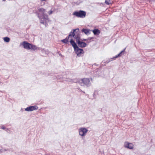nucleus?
Wrapping results in <instances>:
<instances>
[{"label": "nucleus", "mask_w": 155, "mask_h": 155, "mask_svg": "<svg viewBox=\"0 0 155 155\" xmlns=\"http://www.w3.org/2000/svg\"><path fill=\"white\" fill-rule=\"evenodd\" d=\"M79 84L81 86L85 85L87 87H89L91 85L90 80L88 78L81 79V81L79 82Z\"/></svg>", "instance_id": "3"}, {"label": "nucleus", "mask_w": 155, "mask_h": 155, "mask_svg": "<svg viewBox=\"0 0 155 155\" xmlns=\"http://www.w3.org/2000/svg\"><path fill=\"white\" fill-rule=\"evenodd\" d=\"M40 19H41L40 23L41 24H43L45 25H46L47 24L46 22L44 20H47L46 19H42V18H40ZM45 26H46V25H45Z\"/></svg>", "instance_id": "17"}, {"label": "nucleus", "mask_w": 155, "mask_h": 155, "mask_svg": "<svg viewBox=\"0 0 155 155\" xmlns=\"http://www.w3.org/2000/svg\"><path fill=\"white\" fill-rule=\"evenodd\" d=\"M125 49L126 48H125L122 51H121L119 54H118L117 55H116V57L118 58L119 57L121 56L122 54V53L125 51Z\"/></svg>", "instance_id": "16"}, {"label": "nucleus", "mask_w": 155, "mask_h": 155, "mask_svg": "<svg viewBox=\"0 0 155 155\" xmlns=\"http://www.w3.org/2000/svg\"><path fill=\"white\" fill-rule=\"evenodd\" d=\"M38 107L37 106H31L25 109V110L27 111H31L34 110H37Z\"/></svg>", "instance_id": "8"}, {"label": "nucleus", "mask_w": 155, "mask_h": 155, "mask_svg": "<svg viewBox=\"0 0 155 155\" xmlns=\"http://www.w3.org/2000/svg\"><path fill=\"white\" fill-rule=\"evenodd\" d=\"M30 49L33 51H35L39 50V48L37 47L36 46L31 44Z\"/></svg>", "instance_id": "14"}, {"label": "nucleus", "mask_w": 155, "mask_h": 155, "mask_svg": "<svg viewBox=\"0 0 155 155\" xmlns=\"http://www.w3.org/2000/svg\"><path fill=\"white\" fill-rule=\"evenodd\" d=\"M1 128L2 129H3V130H5L6 128V127H4V126H2V127H1Z\"/></svg>", "instance_id": "26"}, {"label": "nucleus", "mask_w": 155, "mask_h": 155, "mask_svg": "<svg viewBox=\"0 0 155 155\" xmlns=\"http://www.w3.org/2000/svg\"><path fill=\"white\" fill-rule=\"evenodd\" d=\"M75 4L77 5H78V4H77V2H76L75 3Z\"/></svg>", "instance_id": "35"}, {"label": "nucleus", "mask_w": 155, "mask_h": 155, "mask_svg": "<svg viewBox=\"0 0 155 155\" xmlns=\"http://www.w3.org/2000/svg\"><path fill=\"white\" fill-rule=\"evenodd\" d=\"M23 46L24 48L30 50L31 43H30L26 41H24L22 44H21Z\"/></svg>", "instance_id": "9"}, {"label": "nucleus", "mask_w": 155, "mask_h": 155, "mask_svg": "<svg viewBox=\"0 0 155 155\" xmlns=\"http://www.w3.org/2000/svg\"><path fill=\"white\" fill-rule=\"evenodd\" d=\"M59 55L61 57L62 56V55H61V54H59Z\"/></svg>", "instance_id": "32"}, {"label": "nucleus", "mask_w": 155, "mask_h": 155, "mask_svg": "<svg viewBox=\"0 0 155 155\" xmlns=\"http://www.w3.org/2000/svg\"><path fill=\"white\" fill-rule=\"evenodd\" d=\"M3 40L5 42H8L10 41V38L8 37H5L3 38Z\"/></svg>", "instance_id": "18"}, {"label": "nucleus", "mask_w": 155, "mask_h": 155, "mask_svg": "<svg viewBox=\"0 0 155 155\" xmlns=\"http://www.w3.org/2000/svg\"><path fill=\"white\" fill-rule=\"evenodd\" d=\"M117 58L116 57V56H114V57H113L112 58H110L111 59H112V61L116 59V58Z\"/></svg>", "instance_id": "25"}, {"label": "nucleus", "mask_w": 155, "mask_h": 155, "mask_svg": "<svg viewBox=\"0 0 155 155\" xmlns=\"http://www.w3.org/2000/svg\"><path fill=\"white\" fill-rule=\"evenodd\" d=\"M72 81L73 82L75 83H79V82L81 81V80H79L78 79H72Z\"/></svg>", "instance_id": "19"}, {"label": "nucleus", "mask_w": 155, "mask_h": 155, "mask_svg": "<svg viewBox=\"0 0 155 155\" xmlns=\"http://www.w3.org/2000/svg\"><path fill=\"white\" fill-rule=\"evenodd\" d=\"M8 150V149H7V150H6V149H4L3 150H4V151H7V150Z\"/></svg>", "instance_id": "30"}, {"label": "nucleus", "mask_w": 155, "mask_h": 155, "mask_svg": "<svg viewBox=\"0 0 155 155\" xmlns=\"http://www.w3.org/2000/svg\"><path fill=\"white\" fill-rule=\"evenodd\" d=\"M69 38L67 36L64 39L61 40V41L63 43L67 44L69 41Z\"/></svg>", "instance_id": "15"}, {"label": "nucleus", "mask_w": 155, "mask_h": 155, "mask_svg": "<svg viewBox=\"0 0 155 155\" xmlns=\"http://www.w3.org/2000/svg\"><path fill=\"white\" fill-rule=\"evenodd\" d=\"M70 42L74 48V51L78 57H80L81 54H83L84 51L83 49L80 48L78 46L74 41L73 39H71Z\"/></svg>", "instance_id": "2"}, {"label": "nucleus", "mask_w": 155, "mask_h": 155, "mask_svg": "<svg viewBox=\"0 0 155 155\" xmlns=\"http://www.w3.org/2000/svg\"><path fill=\"white\" fill-rule=\"evenodd\" d=\"M124 146L129 149H132L133 148V145L132 144L127 142H125Z\"/></svg>", "instance_id": "10"}, {"label": "nucleus", "mask_w": 155, "mask_h": 155, "mask_svg": "<svg viewBox=\"0 0 155 155\" xmlns=\"http://www.w3.org/2000/svg\"><path fill=\"white\" fill-rule=\"evenodd\" d=\"M80 91L82 92H83L84 93H85V92L84 91H82L81 90H80Z\"/></svg>", "instance_id": "31"}, {"label": "nucleus", "mask_w": 155, "mask_h": 155, "mask_svg": "<svg viewBox=\"0 0 155 155\" xmlns=\"http://www.w3.org/2000/svg\"><path fill=\"white\" fill-rule=\"evenodd\" d=\"M6 0H2V1H5Z\"/></svg>", "instance_id": "34"}, {"label": "nucleus", "mask_w": 155, "mask_h": 155, "mask_svg": "<svg viewBox=\"0 0 155 155\" xmlns=\"http://www.w3.org/2000/svg\"><path fill=\"white\" fill-rule=\"evenodd\" d=\"M2 152L3 151L2 150H1L0 149V153H2Z\"/></svg>", "instance_id": "29"}, {"label": "nucleus", "mask_w": 155, "mask_h": 155, "mask_svg": "<svg viewBox=\"0 0 155 155\" xmlns=\"http://www.w3.org/2000/svg\"><path fill=\"white\" fill-rule=\"evenodd\" d=\"M81 41H88V38L87 39H81Z\"/></svg>", "instance_id": "23"}, {"label": "nucleus", "mask_w": 155, "mask_h": 155, "mask_svg": "<svg viewBox=\"0 0 155 155\" xmlns=\"http://www.w3.org/2000/svg\"><path fill=\"white\" fill-rule=\"evenodd\" d=\"M88 130L84 127H81L79 129V133L80 135L81 136H84L87 133Z\"/></svg>", "instance_id": "5"}, {"label": "nucleus", "mask_w": 155, "mask_h": 155, "mask_svg": "<svg viewBox=\"0 0 155 155\" xmlns=\"http://www.w3.org/2000/svg\"><path fill=\"white\" fill-rule=\"evenodd\" d=\"M94 38L93 37L88 38V43H90L91 42V39H94Z\"/></svg>", "instance_id": "21"}, {"label": "nucleus", "mask_w": 155, "mask_h": 155, "mask_svg": "<svg viewBox=\"0 0 155 155\" xmlns=\"http://www.w3.org/2000/svg\"><path fill=\"white\" fill-rule=\"evenodd\" d=\"M94 35H98L100 33V30L98 29L95 28L93 30H91Z\"/></svg>", "instance_id": "12"}, {"label": "nucleus", "mask_w": 155, "mask_h": 155, "mask_svg": "<svg viewBox=\"0 0 155 155\" xmlns=\"http://www.w3.org/2000/svg\"><path fill=\"white\" fill-rule=\"evenodd\" d=\"M62 77V76L60 75V76H59V75H58V77H57V78H58L57 79H59V78H61Z\"/></svg>", "instance_id": "27"}, {"label": "nucleus", "mask_w": 155, "mask_h": 155, "mask_svg": "<svg viewBox=\"0 0 155 155\" xmlns=\"http://www.w3.org/2000/svg\"><path fill=\"white\" fill-rule=\"evenodd\" d=\"M72 31L69 33L68 36V37L72 38L74 37V36L75 35V33H77V32H78L79 31V29L78 28H76L75 29H72Z\"/></svg>", "instance_id": "7"}, {"label": "nucleus", "mask_w": 155, "mask_h": 155, "mask_svg": "<svg viewBox=\"0 0 155 155\" xmlns=\"http://www.w3.org/2000/svg\"><path fill=\"white\" fill-rule=\"evenodd\" d=\"M77 33H78L76 35H75L74 37H73L76 40V42L81 39V34L79 32Z\"/></svg>", "instance_id": "11"}, {"label": "nucleus", "mask_w": 155, "mask_h": 155, "mask_svg": "<svg viewBox=\"0 0 155 155\" xmlns=\"http://www.w3.org/2000/svg\"><path fill=\"white\" fill-rule=\"evenodd\" d=\"M91 31V30L87 28H83L81 30V31L84 32L86 35H87L88 33L90 34L89 31Z\"/></svg>", "instance_id": "13"}, {"label": "nucleus", "mask_w": 155, "mask_h": 155, "mask_svg": "<svg viewBox=\"0 0 155 155\" xmlns=\"http://www.w3.org/2000/svg\"><path fill=\"white\" fill-rule=\"evenodd\" d=\"M45 10L42 8L38 7L35 11L34 13L36 14L38 17L39 18H41L42 19L48 20V16L47 14L45 13Z\"/></svg>", "instance_id": "1"}, {"label": "nucleus", "mask_w": 155, "mask_h": 155, "mask_svg": "<svg viewBox=\"0 0 155 155\" xmlns=\"http://www.w3.org/2000/svg\"><path fill=\"white\" fill-rule=\"evenodd\" d=\"M86 12L83 10H80L78 11H75L73 14V15L76 17L80 18H84L86 15Z\"/></svg>", "instance_id": "4"}, {"label": "nucleus", "mask_w": 155, "mask_h": 155, "mask_svg": "<svg viewBox=\"0 0 155 155\" xmlns=\"http://www.w3.org/2000/svg\"><path fill=\"white\" fill-rule=\"evenodd\" d=\"M76 43L78 45V46L79 47L81 48H84L87 45V44L86 43L83 41L81 40L76 41Z\"/></svg>", "instance_id": "6"}, {"label": "nucleus", "mask_w": 155, "mask_h": 155, "mask_svg": "<svg viewBox=\"0 0 155 155\" xmlns=\"http://www.w3.org/2000/svg\"><path fill=\"white\" fill-rule=\"evenodd\" d=\"M110 0H106L105 3L106 5H109L110 4Z\"/></svg>", "instance_id": "22"}, {"label": "nucleus", "mask_w": 155, "mask_h": 155, "mask_svg": "<svg viewBox=\"0 0 155 155\" xmlns=\"http://www.w3.org/2000/svg\"><path fill=\"white\" fill-rule=\"evenodd\" d=\"M0 84H3V83H2V82H0Z\"/></svg>", "instance_id": "33"}, {"label": "nucleus", "mask_w": 155, "mask_h": 155, "mask_svg": "<svg viewBox=\"0 0 155 155\" xmlns=\"http://www.w3.org/2000/svg\"><path fill=\"white\" fill-rule=\"evenodd\" d=\"M111 61H112V59H111L110 58H108L107 59L106 61H104V63H105L107 64Z\"/></svg>", "instance_id": "20"}, {"label": "nucleus", "mask_w": 155, "mask_h": 155, "mask_svg": "<svg viewBox=\"0 0 155 155\" xmlns=\"http://www.w3.org/2000/svg\"><path fill=\"white\" fill-rule=\"evenodd\" d=\"M95 92H96V91H95L93 94V96L94 97H95V96H94V95H95Z\"/></svg>", "instance_id": "28"}, {"label": "nucleus", "mask_w": 155, "mask_h": 155, "mask_svg": "<svg viewBox=\"0 0 155 155\" xmlns=\"http://www.w3.org/2000/svg\"><path fill=\"white\" fill-rule=\"evenodd\" d=\"M53 12V11H52L51 10L50 11H49L48 12V13L49 14V15H51V14Z\"/></svg>", "instance_id": "24"}]
</instances>
